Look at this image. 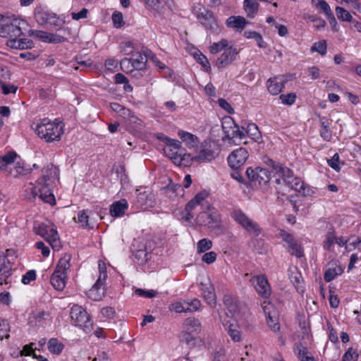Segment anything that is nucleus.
Returning a JSON list of instances; mask_svg holds the SVG:
<instances>
[{
    "label": "nucleus",
    "mask_w": 361,
    "mask_h": 361,
    "mask_svg": "<svg viewBox=\"0 0 361 361\" xmlns=\"http://www.w3.org/2000/svg\"><path fill=\"white\" fill-rule=\"evenodd\" d=\"M9 330L8 323L6 319H0V340L4 338H8L10 337L8 334L5 335L1 334V331H8Z\"/></svg>",
    "instance_id": "0e129e2a"
},
{
    "label": "nucleus",
    "mask_w": 361,
    "mask_h": 361,
    "mask_svg": "<svg viewBox=\"0 0 361 361\" xmlns=\"http://www.w3.org/2000/svg\"><path fill=\"white\" fill-rule=\"evenodd\" d=\"M288 247L292 255H295L298 258L303 256L302 247L295 239L288 245Z\"/></svg>",
    "instance_id": "a18cd8bd"
},
{
    "label": "nucleus",
    "mask_w": 361,
    "mask_h": 361,
    "mask_svg": "<svg viewBox=\"0 0 361 361\" xmlns=\"http://www.w3.org/2000/svg\"><path fill=\"white\" fill-rule=\"evenodd\" d=\"M244 9L248 18H254L257 13L259 4L255 0H244Z\"/></svg>",
    "instance_id": "e433bc0d"
},
{
    "label": "nucleus",
    "mask_w": 361,
    "mask_h": 361,
    "mask_svg": "<svg viewBox=\"0 0 361 361\" xmlns=\"http://www.w3.org/2000/svg\"><path fill=\"white\" fill-rule=\"evenodd\" d=\"M281 102L286 105L293 104L296 99V94L295 93H288L287 94H281L279 97Z\"/></svg>",
    "instance_id": "13d9d810"
},
{
    "label": "nucleus",
    "mask_w": 361,
    "mask_h": 361,
    "mask_svg": "<svg viewBox=\"0 0 361 361\" xmlns=\"http://www.w3.org/2000/svg\"><path fill=\"white\" fill-rule=\"evenodd\" d=\"M222 130L225 137L228 140H233L234 138L241 139L245 137V128H240L232 119L223 122Z\"/></svg>",
    "instance_id": "9d476101"
},
{
    "label": "nucleus",
    "mask_w": 361,
    "mask_h": 361,
    "mask_svg": "<svg viewBox=\"0 0 361 361\" xmlns=\"http://www.w3.org/2000/svg\"><path fill=\"white\" fill-rule=\"evenodd\" d=\"M295 351L300 361H316L314 357L308 355V350L302 343H297Z\"/></svg>",
    "instance_id": "4c0bfd02"
},
{
    "label": "nucleus",
    "mask_w": 361,
    "mask_h": 361,
    "mask_svg": "<svg viewBox=\"0 0 361 361\" xmlns=\"http://www.w3.org/2000/svg\"><path fill=\"white\" fill-rule=\"evenodd\" d=\"M12 267L9 259H6V256L4 252L0 251V285L11 284Z\"/></svg>",
    "instance_id": "f8f14e48"
},
{
    "label": "nucleus",
    "mask_w": 361,
    "mask_h": 361,
    "mask_svg": "<svg viewBox=\"0 0 361 361\" xmlns=\"http://www.w3.org/2000/svg\"><path fill=\"white\" fill-rule=\"evenodd\" d=\"M200 285L202 286L201 290L203 298L208 305L211 307H214L216 304V300L214 286L210 283L208 284H203V283H201Z\"/></svg>",
    "instance_id": "6ab92c4d"
},
{
    "label": "nucleus",
    "mask_w": 361,
    "mask_h": 361,
    "mask_svg": "<svg viewBox=\"0 0 361 361\" xmlns=\"http://www.w3.org/2000/svg\"><path fill=\"white\" fill-rule=\"evenodd\" d=\"M358 354L356 350L353 348H350L343 355L342 361H357Z\"/></svg>",
    "instance_id": "864d4df0"
},
{
    "label": "nucleus",
    "mask_w": 361,
    "mask_h": 361,
    "mask_svg": "<svg viewBox=\"0 0 361 361\" xmlns=\"http://www.w3.org/2000/svg\"><path fill=\"white\" fill-rule=\"evenodd\" d=\"M71 255L70 254H64L63 256L59 259L55 271H59L61 274L67 275V271L70 269V261L71 260Z\"/></svg>",
    "instance_id": "f704fd0d"
},
{
    "label": "nucleus",
    "mask_w": 361,
    "mask_h": 361,
    "mask_svg": "<svg viewBox=\"0 0 361 361\" xmlns=\"http://www.w3.org/2000/svg\"><path fill=\"white\" fill-rule=\"evenodd\" d=\"M49 16H50L49 13L44 11L38 12L35 14L37 21L41 25L47 23V21L49 20Z\"/></svg>",
    "instance_id": "680f3d73"
},
{
    "label": "nucleus",
    "mask_w": 361,
    "mask_h": 361,
    "mask_svg": "<svg viewBox=\"0 0 361 361\" xmlns=\"http://www.w3.org/2000/svg\"><path fill=\"white\" fill-rule=\"evenodd\" d=\"M327 162L329 166H331L336 171L338 172L341 170V167L339 165L340 161L338 154H334V156L330 159H328Z\"/></svg>",
    "instance_id": "052dcab7"
},
{
    "label": "nucleus",
    "mask_w": 361,
    "mask_h": 361,
    "mask_svg": "<svg viewBox=\"0 0 361 361\" xmlns=\"http://www.w3.org/2000/svg\"><path fill=\"white\" fill-rule=\"evenodd\" d=\"M269 308L265 306L264 307V311L267 316V323L270 329L274 332L279 331L280 330V324L279 322V317L276 310H273L272 311H267Z\"/></svg>",
    "instance_id": "412c9836"
},
{
    "label": "nucleus",
    "mask_w": 361,
    "mask_h": 361,
    "mask_svg": "<svg viewBox=\"0 0 361 361\" xmlns=\"http://www.w3.org/2000/svg\"><path fill=\"white\" fill-rule=\"evenodd\" d=\"M99 276L96 281V283L93 285V286L88 291V297L93 300L98 301L102 300V298L105 295V287L104 282L107 277V274L105 268H102L101 265L99 264Z\"/></svg>",
    "instance_id": "0eeeda50"
},
{
    "label": "nucleus",
    "mask_w": 361,
    "mask_h": 361,
    "mask_svg": "<svg viewBox=\"0 0 361 361\" xmlns=\"http://www.w3.org/2000/svg\"><path fill=\"white\" fill-rule=\"evenodd\" d=\"M246 24H247V21L244 17L240 16H231L226 21V25L227 27H232L238 30H242Z\"/></svg>",
    "instance_id": "cd10ccee"
},
{
    "label": "nucleus",
    "mask_w": 361,
    "mask_h": 361,
    "mask_svg": "<svg viewBox=\"0 0 361 361\" xmlns=\"http://www.w3.org/2000/svg\"><path fill=\"white\" fill-rule=\"evenodd\" d=\"M26 25L25 20L14 19L10 23L2 25L0 35L4 37L7 35L11 38H18L23 35L22 30L25 28Z\"/></svg>",
    "instance_id": "6e6552de"
},
{
    "label": "nucleus",
    "mask_w": 361,
    "mask_h": 361,
    "mask_svg": "<svg viewBox=\"0 0 361 361\" xmlns=\"http://www.w3.org/2000/svg\"><path fill=\"white\" fill-rule=\"evenodd\" d=\"M186 301L183 302H177L172 304V308L176 312L181 313V312H187L190 310V307L186 305Z\"/></svg>",
    "instance_id": "bf43d9fd"
},
{
    "label": "nucleus",
    "mask_w": 361,
    "mask_h": 361,
    "mask_svg": "<svg viewBox=\"0 0 361 361\" xmlns=\"http://www.w3.org/2000/svg\"><path fill=\"white\" fill-rule=\"evenodd\" d=\"M343 270L341 267L336 262H329L328 268L325 271L324 279L326 282H330L336 276L341 275Z\"/></svg>",
    "instance_id": "5701e85b"
},
{
    "label": "nucleus",
    "mask_w": 361,
    "mask_h": 361,
    "mask_svg": "<svg viewBox=\"0 0 361 361\" xmlns=\"http://www.w3.org/2000/svg\"><path fill=\"white\" fill-rule=\"evenodd\" d=\"M88 210H82L78 213V221L82 228H91L88 222Z\"/></svg>",
    "instance_id": "09e8293b"
},
{
    "label": "nucleus",
    "mask_w": 361,
    "mask_h": 361,
    "mask_svg": "<svg viewBox=\"0 0 361 361\" xmlns=\"http://www.w3.org/2000/svg\"><path fill=\"white\" fill-rule=\"evenodd\" d=\"M178 135L189 148H195L197 146L198 138L196 135L183 130L178 132Z\"/></svg>",
    "instance_id": "72a5a7b5"
},
{
    "label": "nucleus",
    "mask_w": 361,
    "mask_h": 361,
    "mask_svg": "<svg viewBox=\"0 0 361 361\" xmlns=\"http://www.w3.org/2000/svg\"><path fill=\"white\" fill-rule=\"evenodd\" d=\"M312 51H317L321 55L324 56L326 53V42L325 40H322L315 42L311 47Z\"/></svg>",
    "instance_id": "603ef678"
},
{
    "label": "nucleus",
    "mask_w": 361,
    "mask_h": 361,
    "mask_svg": "<svg viewBox=\"0 0 361 361\" xmlns=\"http://www.w3.org/2000/svg\"><path fill=\"white\" fill-rule=\"evenodd\" d=\"M192 333L184 331L181 334V340L188 345H194L195 338L192 335Z\"/></svg>",
    "instance_id": "69168bd1"
},
{
    "label": "nucleus",
    "mask_w": 361,
    "mask_h": 361,
    "mask_svg": "<svg viewBox=\"0 0 361 361\" xmlns=\"http://www.w3.org/2000/svg\"><path fill=\"white\" fill-rule=\"evenodd\" d=\"M128 208V202L126 200L122 199L119 201L114 202L111 205L110 214L112 216H121L125 213Z\"/></svg>",
    "instance_id": "c85d7f7f"
},
{
    "label": "nucleus",
    "mask_w": 361,
    "mask_h": 361,
    "mask_svg": "<svg viewBox=\"0 0 361 361\" xmlns=\"http://www.w3.org/2000/svg\"><path fill=\"white\" fill-rule=\"evenodd\" d=\"M245 173L249 180L255 185L257 184L259 185H267L271 180L270 173L265 169L259 167L255 169L247 168Z\"/></svg>",
    "instance_id": "1a4fd4ad"
},
{
    "label": "nucleus",
    "mask_w": 361,
    "mask_h": 361,
    "mask_svg": "<svg viewBox=\"0 0 361 361\" xmlns=\"http://www.w3.org/2000/svg\"><path fill=\"white\" fill-rule=\"evenodd\" d=\"M250 281L252 283L257 293L264 298H268L271 295V287L267 279L264 275L254 276Z\"/></svg>",
    "instance_id": "2eb2a0df"
},
{
    "label": "nucleus",
    "mask_w": 361,
    "mask_h": 361,
    "mask_svg": "<svg viewBox=\"0 0 361 361\" xmlns=\"http://www.w3.org/2000/svg\"><path fill=\"white\" fill-rule=\"evenodd\" d=\"M287 180V183L284 185L288 186L290 189L295 190L296 192L302 194V195H307V192L306 191V188L304 183L298 178H288Z\"/></svg>",
    "instance_id": "bb28decb"
},
{
    "label": "nucleus",
    "mask_w": 361,
    "mask_h": 361,
    "mask_svg": "<svg viewBox=\"0 0 361 361\" xmlns=\"http://www.w3.org/2000/svg\"><path fill=\"white\" fill-rule=\"evenodd\" d=\"M181 142L177 140H171L164 148V152L173 162L182 149Z\"/></svg>",
    "instance_id": "a211bd4d"
},
{
    "label": "nucleus",
    "mask_w": 361,
    "mask_h": 361,
    "mask_svg": "<svg viewBox=\"0 0 361 361\" xmlns=\"http://www.w3.org/2000/svg\"><path fill=\"white\" fill-rule=\"evenodd\" d=\"M231 319L221 318V323L227 331L228 334L234 342H239L241 340L240 332L237 329V326L231 322Z\"/></svg>",
    "instance_id": "4be33fe9"
},
{
    "label": "nucleus",
    "mask_w": 361,
    "mask_h": 361,
    "mask_svg": "<svg viewBox=\"0 0 361 361\" xmlns=\"http://www.w3.org/2000/svg\"><path fill=\"white\" fill-rule=\"evenodd\" d=\"M183 326L185 331L199 334L202 330V325L200 322L195 317H188L184 320Z\"/></svg>",
    "instance_id": "a878e982"
},
{
    "label": "nucleus",
    "mask_w": 361,
    "mask_h": 361,
    "mask_svg": "<svg viewBox=\"0 0 361 361\" xmlns=\"http://www.w3.org/2000/svg\"><path fill=\"white\" fill-rule=\"evenodd\" d=\"M249 157L245 148L240 147L233 151L228 157V163L232 169H240Z\"/></svg>",
    "instance_id": "9b49d317"
},
{
    "label": "nucleus",
    "mask_w": 361,
    "mask_h": 361,
    "mask_svg": "<svg viewBox=\"0 0 361 361\" xmlns=\"http://www.w3.org/2000/svg\"><path fill=\"white\" fill-rule=\"evenodd\" d=\"M228 47V42L226 39H221L219 42H214L210 47V52L213 54H217L219 51L224 50Z\"/></svg>",
    "instance_id": "8fccbe9b"
},
{
    "label": "nucleus",
    "mask_w": 361,
    "mask_h": 361,
    "mask_svg": "<svg viewBox=\"0 0 361 361\" xmlns=\"http://www.w3.org/2000/svg\"><path fill=\"white\" fill-rule=\"evenodd\" d=\"M35 279L36 271L35 270H30L23 276L22 282L24 284H29L30 281L35 280Z\"/></svg>",
    "instance_id": "338daca9"
},
{
    "label": "nucleus",
    "mask_w": 361,
    "mask_h": 361,
    "mask_svg": "<svg viewBox=\"0 0 361 361\" xmlns=\"http://www.w3.org/2000/svg\"><path fill=\"white\" fill-rule=\"evenodd\" d=\"M36 234L47 240L54 250H59L61 242L56 228L51 224H35L34 226Z\"/></svg>",
    "instance_id": "20e7f679"
},
{
    "label": "nucleus",
    "mask_w": 361,
    "mask_h": 361,
    "mask_svg": "<svg viewBox=\"0 0 361 361\" xmlns=\"http://www.w3.org/2000/svg\"><path fill=\"white\" fill-rule=\"evenodd\" d=\"M37 135L47 142L60 140L63 134L61 123L51 122L49 118H43L37 123L35 128Z\"/></svg>",
    "instance_id": "f03ea898"
},
{
    "label": "nucleus",
    "mask_w": 361,
    "mask_h": 361,
    "mask_svg": "<svg viewBox=\"0 0 361 361\" xmlns=\"http://www.w3.org/2000/svg\"><path fill=\"white\" fill-rule=\"evenodd\" d=\"M276 173L282 178L284 185L287 183L286 179L294 177L293 172L288 168L282 166L276 168Z\"/></svg>",
    "instance_id": "79ce46f5"
},
{
    "label": "nucleus",
    "mask_w": 361,
    "mask_h": 361,
    "mask_svg": "<svg viewBox=\"0 0 361 361\" xmlns=\"http://www.w3.org/2000/svg\"><path fill=\"white\" fill-rule=\"evenodd\" d=\"M70 314L76 326L82 328L85 332L90 331L92 322L87 312L81 306L78 305H73L71 310Z\"/></svg>",
    "instance_id": "423d86ee"
},
{
    "label": "nucleus",
    "mask_w": 361,
    "mask_h": 361,
    "mask_svg": "<svg viewBox=\"0 0 361 361\" xmlns=\"http://www.w3.org/2000/svg\"><path fill=\"white\" fill-rule=\"evenodd\" d=\"M32 169L29 166L18 162L14 168L10 170L9 173L13 177L18 178L30 173Z\"/></svg>",
    "instance_id": "7c9ffc66"
},
{
    "label": "nucleus",
    "mask_w": 361,
    "mask_h": 361,
    "mask_svg": "<svg viewBox=\"0 0 361 361\" xmlns=\"http://www.w3.org/2000/svg\"><path fill=\"white\" fill-rule=\"evenodd\" d=\"M317 8L322 11L326 16H331V11L329 5L325 0H312Z\"/></svg>",
    "instance_id": "c03bdc74"
},
{
    "label": "nucleus",
    "mask_w": 361,
    "mask_h": 361,
    "mask_svg": "<svg viewBox=\"0 0 361 361\" xmlns=\"http://www.w3.org/2000/svg\"><path fill=\"white\" fill-rule=\"evenodd\" d=\"M207 197V192L205 191H202L197 193L190 201H189L185 205V210L187 212L185 219L188 221L194 217L192 211L195 209L197 206L201 205L202 207L204 205L202 204V202Z\"/></svg>",
    "instance_id": "dca6fc26"
},
{
    "label": "nucleus",
    "mask_w": 361,
    "mask_h": 361,
    "mask_svg": "<svg viewBox=\"0 0 361 361\" xmlns=\"http://www.w3.org/2000/svg\"><path fill=\"white\" fill-rule=\"evenodd\" d=\"M17 154L15 152H9L0 157V170L4 169L7 165L15 162Z\"/></svg>",
    "instance_id": "58836bf2"
},
{
    "label": "nucleus",
    "mask_w": 361,
    "mask_h": 361,
    "mask_svg": "<svg viewBox=\"0 0 361 361\" xmlns=\"http://www.w3.org/2000/svg\"><path fill=\"white\" fill-rule=\"evenodd\" d=\"M285 80L279 78H270L267 81L268 91L273 95L279 94L284 87Z\"/></svg>",
    "instance_id": "393cba45"
},
{
    "label": "nucleus",
    "mask_w": 361,
    "mask_h": 361,
    "mask_svg": "<svg viewBox=\"0 0 361 361\" xmlns=\"http://www.w3.org/2000/svg\"><path fill=\"white\" fill-rule=\"evenodd\" d=\"M203 209L204 210L196 218L197 223L202 226H208L209 228L214 231H222L221 217L216 209L209 204Z\"/></svg>",
    "instance_id": "7ed1b4c3"
},
{
    "label": "nucleus",
    "mask_w": 361,
    "mask_h": 361,
    "mask_svg": "<svg viewBox=\"0 0 361 361\" xmlns=\"http://www.w3.org/2000/svg\"><path fill=\"white\" fill-rule=\"evenodd\" d=\"M149 253L145 249L137 250L135 254V262L138 264H143L147 262Z\"/></svg>",
    "instance_id": "49530a36"
},
{
    "label": "nucleus",
    "mask_w": 361,
    "mask_h": 361,
    "mask_svg": "<svg viewBox=\"0 0 361 361\" xmlns=\"http://www.w3.org/2000/svg\"><path fill=\"white\" fill-rule=\"evenodd\" d=\"M279 235L280 238L283 239V241H285L288 245L295 238L293 237V235L286 232L284 230H280L279 233Z\"/></svg>",
    "instance_id": "774afa93"
},
{
    "label": "nucleus",
    "mask_w": 361,
    "mask_h": 361,
    "mask_svg": "<svg viewBox=\"0 0 361 361\" xmlns=\"http://www.w3.org/2000/svg\"><path fill=\"white\" fill-rule=\"evenodd\" d=\"M245 135H249L255 141H258L261 138V133L255 123H249L247 129L245 128Z\"/></svg>",
    "instance_id": "a19ab883"
},
{
    "label": "nucleus",
    "mask_w": 361,
    "mask_h": 361,
    "mask_svg": "<svg viewBox=\"0 0 361 361\" xmlns=\"http://www.w3.org/2000/svg\"><path fill=\"white\" fill-rule=\"evenodd\" d=\"M231 216L250 235L256 238L261 233L262 228L259 224L250 219L242 210L235 209L232 212Z\"/></svg>",
    "instance_id": "39448f33"
},
{
    "label": "nucleus",
    "mask_w": 361,
    "mask_h": 361,
    "mask_svg": "<svg viewBox=\"0 0 361 361\" xmlns=\"http://www.w3.org/2000/svg\"><path fill=\"white\" fill-rule=\"evenodd\" d=\"M59 169L52 164L47 165L42 170V176L36 180L35 185L26 190V197L34 200L37 196L45 203L55 204V197L51 190L52 182L57 178Z\"/></svg>",
    "instance_id": "f257e3e1"
},
{
    "label": "nucleus",
    "mask_w": 361,
    "mask_h": 361,
    "mask_svg": "<svg viewBox=\"0 0 361 361\" xmlns=\"http://www.w3.org/2000/svg\"><path fill=\"white\" fill-rule=\"evenodd\" d=\"M336 14L338 20L342 21L349 22L352 20L353 16L351 14L342 7H336Z\"/></svg>",
    "instance_id": "de8ad7c7"
},
{
    "label": "nucleus",
    "mask_w": 361,
    "mask_h": 361,
    "mask_svg": "<svg viewBox=\"0 0 361 361\" xmlns=\"http://www.w3.org/2000/svg\"><path fill=\"white\" fill-rule=\"evenodd\" d=\"M212 247V242L207 238H203L197 243V250L198 252H204L209 250Z\"/></svg>",
    "instance_id": "3c124183"
},
{
    "label": "nucleus",
    "mask_w": 361,
    "mask_h": 361,
    "mask_svg": "<svg viewBox=\"0 0 361 361\" xmlns=\"http://www.w3.org/2000/svg\"><path fill=\"white\" fill-rule=\"evenodd\" d=\"M66 279V274H61L59 271H54L51 276L50 282L55 289L62 290L65 288Z\"/></svg>",
    "instance_id": "b1692460"
},
{
    "label": "nucleus",
    "mask_w": 361,
    "mask_h": 361,
    "mask_svg": "<svg viewBox=\"0 0 361 361\" xmlns=\"http://www.w3.org/2000/svg\"><path fill=\"white\" fill-rule=\"evenodd\" d=\"M147 54H145L144 56L140 52H136L135 54H133V56L130 58L133 63V67L137 71L145 69L147 66Z\"/></svg>",
    "instance_id": "2f4dec72"
},
{
    "label": "nucleus",
    "mask_w": 361,
    "mask_h": 361,
    "mask_svg": "<svg viewBox=\"0 0 361 361\" xmlns=\"http://www.w3.org/2000/svg\"><path fill=\"white\" fill-rule=\"evenodd\" d=\"M224 303L226 306V312L224 316H221V318L231 319L234 321L233 318L238 313V305L235 298L231 295H225L224 298Z\"/></svg>",
    "instance_id": "f3484780"
},
{
    "label": "nucleus",
    "mask_w": 361,
    "mask_h": 361,
    "mask_svg": "<svg viewBox=\"0 0 361 361\" xmlns=\"http://www.w3.org/2000/svg\"><path fill=\"white\" fill-rule=\"evenodd\" d=\"M63 344L56 338H51L48 342L49 350L54 354H60L63 349Z\"/></svg>",
    "instance_id": "37998d69"
},
{
    "label": "nucleus",
    "mask_w": 361,
    "mask_h": 361,
    "mask_svg": "<svg viewBox=\"0 0 361 361\" xmlns=\"http://www.w3.org/2000/svg\"><path fill=\"white\" fill-rule=\"evenodd\" d=\"M217 155L218 152L209 146V147H203L198 155L194 157V159L199 163L207 162L214 159Z\"/></svg>",
    "instance_id": "aec40b11"
},
{
    "label": "nucleus",
    "mask_w": 361,
    "mask_h": 361,
    "mask_svg": "<svg viewBox=\"0 0 361 361\" xmlns=\"http://www.w3.org/2000/svg\"><path fill=\"white\" fill-rule=\"evenodd\" d=\"M112 21L116 28L121 27L124 24L123 14L119 11H115L112 15Z\"/></svg>",
    "instance_id": "5fc2aeb1"
},
{
    "label": "nucleus",
    "mask_w": 361,
    "mask_h": 361,
    "mask_svg": "<svg viewBox=\"0 0 361 361\" xmlns=\"http://www.w3.org/2000/svg\"><path fill=\"white\" fill-rule=\"evenodd\" d=\"M126 124L130 131H140L145 126L143 121L136 116L133 112L126 121Z\"/></svg>",
    "instance_id": "473e14b6"
},
{
    "label": "nucleus",
    "mask_w": 361,
    "mask_h": 361,
    "mask_svg": "<svg viewBox=\"0 0 361 361\" xmlns=\"http://www.w3.org/2000/svg\"><path fill=\"white\" fill-rule=\"evenodd\" d=\"M238 54V51L235 47H228L217 58L215 65L218 68H225L235 60Z\"/></svg>",
    "instance_id": "4468645a"
},
{
    "label": "nucleus",
    "mask_w": 361,
    "mask_h": 361,
    "mask_svg": "<svg viewBox=\"0 0 361 361\" xmlns=\"http://www.w3.org/2000/svg\"><path fill=\"white\" fill-rule=\"evenodd\" d=\"M216 256L217 255L215 252L210 251L203 255L202 260L207 264H210L216 259Z\"/></svg>",
    "instance_id": "e2e57ef3"
},
{
    "label": "nucleus",
    "mask_w": 361,
    "mask_h": 361,
    "mask_svg": "<svg viewBox=\"0 0 361 361\" xmlns=\"http://www.w3.org/2000/svg\"><path fill=\"white\" fill-rule=\"evenodd\" d=\"M336 243V233L334 229H330L326 234L325 240L323 242V247L325 250H330L331 247Z\"/></svg>",
    "instance_id": "ea45409f"
},
{
    "label": "nucleus",
    "mask_w": 361,
    "mask_h": 361,
    "mask_svg": "<svg viewBox=\"0 0 361 361\" xmlns=\"http://www.w3.org/2000/svg\"><path fill=\"white\" fill-rule=\"evenodd\" d=\"M289 279L298 292L302 293L304 291V287L302 286L303 279L302 277V274L297 269H295L294 271H291Z\"/></svg>",
    "instance_id": "c9c22d12"
},
{
    "label": "nucleus",
    "mask_w": 361,
    "mask_h": 361,
    "mask_svg": "<svg viewBox=\"0 0 361 361\" xmlns=\"http://www.w3.org/2000/svg\"><path fill=\"white\" fill-rule=\"evenodd\" d=\"M29 35L30 36L35 35L38 39H41L44 42H48L49 33L42 30H29Z\"/></svg>",
    "instance_id": "4d7b16f0"
},
{
    "label": "nucleus",
    "mask_w": 361,
    "mask_h": 361,
    "mask_svg": "<svg viewBox=\"0 0 361 361\" xmlns=\"http://www.w3.org/2000/svg\"><path fill=\"white\" fill-rule=\"evenodd\" d=\"M121 69L126 73H132L134 70H135L133 67L132 61L130 59L124 58L120 62Z\"/></svg>",
    "instance_id": "6e6d98bb"
},
{
    "label": "nucleus",
    "mask_w": 361,
    "mask_h": 361,
    "mask_svg": "<svg viewBox=\"0 0 361 361\" xmlns=\"http://www.w3.org/2000/svg\"><path fill=\"white\" fill-rule=\"evenodd\" d=\"M178 156L175 158L173 164L177 166H188L191 164L192 161H195L194 157H192L190 154L187 153L184 148H182Z\"/></svg>",
    "instance_id": "c756f323"
},
{
    "label": "nucleus",
    "mask_w": 361,
    "mask_h": 361,
    "mask_svg": "<svg viewBox=\"0 0 361 361\" xmlns=\"http://www.w3.org/2000/svg\"><path fill=\"white\" fill-rule=\"evenodd\" d=\"M196 16L206 29L213 30L217 26L216 18L212 12L203 6L198 8Z\"/></svg>",
    "instance_id": "ddd939ff"
}]
</instances>
